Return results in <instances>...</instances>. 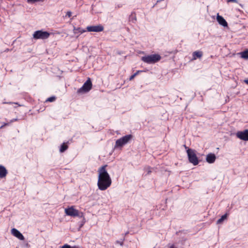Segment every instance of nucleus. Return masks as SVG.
<instances>
[{
	"mask_svg": "<svg viewBox=\"0 0 248 248\" xmlns=\"http://www.w3.org/2000/svg\"><path fill=\"white\" fill-rule=\"evenodd\" d=\"M107 165H104L98 170V176L97 186L98 189L104 191L107 189L111 185V179L106 170Z\"/></svg>",
	"mask_w": 248,
	"mask_h": 248,
	"instance_id": "1",
	"label": "nucleus"
},
{
	"mask_svg": "<svg viewBox=\"0 0 248 248\" xmlns=\"http://www.w3.org/2000/svg\"><path fill=\"white\" fill-rule=\"evenodd\" d=\"M161 59V57L158 54H152L141 57V60L144 62L150 64L155 63Z\"/></svg>",
	"mask_w": 248,
	"mask_h": 248,
	"instance_id": "2",
	"label": "nucleus"
},
{
	"mask_svg": "<svg viewBox=\"0 0 248 248\" xmlns=\"http://www.w3.org/2000/svg\"><path fill=\"white\" fill-rule=\"evenodd\" d=\"M188 160L191 163L194 165H197L199 163L198 157L196 156L195 151L191 149L188 148L186 150Z\"/></svg>",
	"mask_w": 248,
	"mask_h": 248,
	"instance_id": "3",
	"label": "nucleus"
},
{
	"mask_svg": "<svg viewBox=\"0 0 248 248\" xmlns=\"http://www.w3.org/2000/svg\"><path fill=\"white\" fill-rule=\"evenodd\" d=\"M65 213L71 217H83V214L80 213L78 210L75 209L73 206L65 209Z\"/></svg>",
	"mask_w": 248,
	"mask_h": 248,
	"instance_id": "4",
	"label": "nucleus"
},
{
	"mask_svg": "<svg viewBox=\"0 0 248 248\" xmlns=\"http://www.w3.org/2000/svg\"><path fill=\"white\" fill-rule=\"evenodd\" d=\"M92 87V83L90 78H89L83 85V86L79 88L77 93H84L88 92L91 90Z\"/></svg>",
	"mask_w": 248,
	"mask_h": 248,
	"instance_id": "5",
	"label": "nucleus"
},
{
	"mask_svg": "<svg viewBox=\"0 0 248 248\" xmlns=\"http://www.w3.org/2000/svg\"><path fill=\"white\" fill-rule=\"evenodd\" d=\"M50 33L46 31H37L33 34L35 39H46L49 37Z\"/></svg>",
	"mask_w": 248,
	"mask_h": 248,
	"instance_id": "6",
	"label": "nucleus"
},
{
	"mask_svg": "<svg viewBox=\"0 0 248 248\" xmlns=\"http://www.w3.org/2000/svg\"><path fill=\"white\" fill-rule=\"evenodd\" d=\"M132 136L131 135H127L122 138L117 140L116 141L115 147H122L125 145L131 139Z\"/></svg>",
	"mask_w": 248,
	"mask_h": 248,
	"instance_id": "7",
	"label": "nucleus"
},
{
	"mask_svg": "<svg viewBox=\"0 0 248 248\" xmlns=\"http://www.w3.org/2000/svg\"><path fill=\"white\" fill-rule=\"evenodd\" d=\"M236 135L238 138L241 140L248 141V129L243 131H238Z\"/></svg>",
	"mask_w": 248,
	"mask_h": 248,
	"instance_id": "8",
	"label": "nucleus"
},
{
	"mask_svg": "<svg viewBox=\"0 0 248 248\" xmlns=\"http://www.w3.org/2000/svg\"><path fill=\"white\" fill-rule=\"evenodd\" d=\"M86 29L89 32H100L103 31L104 27L101 25H98L88 26Z\"/></svg>",
	"mask_w": 248,
	"mask_h": 248,
	"instance_id": "9",
	"label": "nucleus"
},
{
	"mask_svg": "<svg viewBox=\"0 0 248 248\" xmlns=\"http://www.w3.org/2000/svg\"><path fill=\"white\" fill-rule=\"evenodd\" d=\"M11 233L20 240H24L25 238L22 234L17 229L13 228L11 230Z\"/></svg>",
	"mask_w": 248,
	"mask_h": 248,
	"instance_id": "10",
	"label": "nucleus"
},
{
	"mask_svg": "<svg viewBox=\"0 0 248 248\" xmlns=\"http://www.w3.org/2000/svg\"><path fill=\"white\" fill-rule=\"evenodd\" d=\"M217 20L220 25L223 26V27L227 26L228 24L226 21L222 16H219L218 14H217Z\"/></svg>",
	"mask_w": 248,
	"mask_h": 248,
	"instance_id": "11",
	"label": "nucleus"
},
{
	"mask_svg": "<svg viewBox=\"0 0 248 248\" xmlns=\"http://www.w3.org/2000/svg\"><path fill=\"white\" fill-rule=\"evenodd\" d=\"M216 157L214 154H209L207 155L206 160L209 163H213L215 161Z\"/></svg>",
	"mask_w": 248,
	"mask_h": 248,
	"instance_id": "12",
	"label": "nucleus"
},
{
	"mask_svg": "<svg viewBox=\"0 0 248 248\" xmlns=\"http://www.w3.org/2000/svg\"><path fill=\"white\" fill-rule=\"evenodd\" d=\"M7 173L6 168L4 166L0 165V178H4Z\"/></svg>",
	"mask_w": 248,
	"mask_h": 248,
	"instance_id": "13",
	"label": "nucleus"
},
{
	"mask_svg": "<svg viewBox=\"0 0 248 248\" xmlns=\"http://www.w3.org/2000/svg\"><path fill=\"white\" fill-rule=\"evenodd\" d=\"M202 56V52L201 51H196L193 53L192 56L193 58L192 60H195L197 58H201Z\"/></svg>",
	"mask_w": 248,
	"mask_h": 248,
	"instance_id": "14",
	"label": "nucleus"
},
{
	"mask_svg": "<svg viewBox=\"0 0 248 248\" xmlns=\"http://www.w3.org/2000/svg\"><path fill=\"white\" fill-rule=\"evenodd\" d=\"M85 31V30L82 29L80 28H76L75 27H74V33L75 34H77V33L81 34V33L84 32Z\"/></svg>",
	"mask_w": 248,
	"mask_h": 248,
	"instance_id": "15",
	"label": "nucleus"
},
{
	"mask_svg": "<svg viewBox=\"0 0 248 248\" xmlns=\"http://www.w3.org/2000/svg\"><path fill=\"white\" fill-rule=\"evenodd\" d=\"M241 57L245 59H248V50L240 53Z\"/></svg>",
	"mask_w": 248,
	"mask_h": 248,
	"instance_id": "16",
	"label": "nucleus"
},
{
	"mask_svg": "<svg viewBox=\"0 0 248 248\" xmlns=\"http://www.w3.org/2000/svg\"><path fill=\"white\" fill-rule=\"evenodd\" d=\"M227 218V214L223 215L221 218L218 219L217 221V224H221Z\"/></svg>",
	"mask_w": 248,
	"mask_h": 248,
	"instance_id": "17",
	"label": "nucleus"
},
{
	"mask_svg": "<svg viewBox=\"0 0 248 248\" xmlns=\"http://www.w3.org/2000/svg\"><path fill=\"white\" fill-rule=\"evenodd\" d=\"M67 148L68 146L64 143L61 145L60 151V152L62 153L64 152Z\"/></svg>",
	"mask_w": 248,
	"mask_h": 248,
	"instance_id": "18",
	"label": "nucleus"
},
{
	"mask_svg": "<svg viewBox=\"0 0 248 248\" xmlns=\"http://www.w3.org/2000/svg\"><path fill=\"white\" fill-rule=\"evenodd\" d=\"M130 20L132 21L133 22H134L136 21V17L135 14H132L130 16Z\"/></svg>",
	"mask_w": 248,
	"mask_h": 248,
	"instance_id": "19",
	"label": "nucleus"
},
{
	"mask_svg": "<svg viewBox=\"0 0 248 248\" xmlns=\"http://www.w3.org/2000/svg\"><path fill=\"white\" fill-rule=\"evenodd\" d=\"M145 171H147V174H149L152 172V168L149 167H146L144 168Z\"/></svg>",
	"mask_w": 248,
	"mask_h": 248,
	"instance_id": "20",
	"label": "nucleus"
},
{
	"mask_svg": "<svg viewBox=\"0 0 248 248\" xmlns=\"http://www.w3.org/2000/svg\"><path fill=\"white\" fill-rule=\"evenodd\" d=\"M140 71H138L134 74L132 75L129 78V80H132Z\"/></svg>",
	"mask_w": 248,
	"mask_h": 248,
	"instance_id": "21",
	"label": "nucleus"
},
{
	"mask_svg": "<svg viewBox=\"0 0 248 248\" xmlns=\"http://www.w3.org/2000/svg\"><path fill=\"white\" fill-rule=\"evenodd\" d=\"M55 100V97H50L48 98L46 101H48V102H53Z\"/></svg>",
	"mask_w": 248,
	"mask_h": 248,
	"instance_id": "22",
	"label": "nucleus"
},
{
	"mask_svg": "<svg viewBox=\"0 0 248 248\" xmlns=\"http://www.w3.org/2000/svg\"><path fill=\"white\" fill-rule=\"evenodd\" d=\"M41 0H27L28 2L31 3H33L35 2H37L39 1H40Z\"/></svg>",
	"mask_w": 248,
	"mask_h": 248,
	"instance_id": "23",
	"label": "nucleus"
},
{
	"mask_svg": "<svg viewBox=\"0 0 248 248\" xmlns=\"http://www.w3.org/2000/svg\"><path fill=\"white\" fill-rule=\"evenodd\" d=\"M61 248H72V247H71L70 245H68L67 244H65L63 246H62Z\"/></svg>",
	"mask_w": 248,
	"mask_h": 248,
	"instance_id": "24",
	"label": "nucleus"
},
{
	"mask_svg": "<svg viewBox=\"0 0 248 248\" xmlns=\"http://www.w3.org/2000/svg\"><path fill=\"white\" fill-rule=\"evenodd\" d=\"M116 243L119 244L121 246H123L124 244L123 241H117Z\"/></svg>",
	"mask_w": 248,
	"mask_h": 248,
	"instance_id": "25",
	"label": "nucleus"
},
{
	"mask_svg": "<svg viewBox=\"0 0 248 248\" xmlns=\"http://www.w3.org/2000/svg\"><path fill=\"white\" fill-rule=\"evenodd\" d=\"M72 15V13L70 11H68L66 13V16L68 17H70Z\"/></svg>",
	"mask_w": 248,
	"mask_h": 248,
	"instance_id": "26",
	"label": "nucleus"
},
{
	"mask_svg": "<svg viewBox=\"0 0 248 248\" xmlns=\"http://www.w3.org/2000/svg\"><path fill=\"white\" fill-rule=\"evenodd\" d=\"M169 248H176L174 245H171L169 246Z\"/></svg>",
	"mask_w": 248,
	"mask_h": 248,
	"instance_id": "27",
	"label": "nucleus"
},
{
	"mask_svg": "<svg viewBox=\"0 0 248 248\" xmlns=\"http://www.w3.org/2000/svg\"><path fill=\"white\" fill-rule=\"evenodd\" d=\"M8 125V124L7 123H5L4 124H3L1 126L0 128H3L4 126H5V125Z\"/></svg>",
	"mask_w": 248,
	"mask_h": 248,
	"instance_id": "28",
	"label": "nucleus"
},
{
	"mask_svg": "<svg viewBox=\"0 0 248 248\" xmlns=\"http://www.w3.org/2000/svg\"><path fill=\"white\" fill-rule=\"evenodd\" d=\"M236 0H228V2H236Z\"/></svg>",
	"mask_w": 248,
	"mask_h": 248,
	"instance_id": "29",
	"label": "nucleus"
},
{
	"mask_svg": "<svg viewBox=\"0 0 248 248\" xmlns=\"http://www.w3.org/2000/svg\"><path fill=\"white\" fill-rule=\"evenodd\" d=\"M244 82L245 83H246V84H247L248 85V79H246L244 80Z\"/></svg>",
	"mask_w": 248,
	"mask_h": 248,
	"instance_id": "30",
	"label": "nucleus"
},
{
	"mask_svg": "<svg viewBox=\"0 0 248 248\" xmlns=\"http://www.w3.org/2000/svg\"><path fill=\"white\" fill-rule=\"evenodd\" d=\"M72 248H81V247H78V246H74V247H72Z\"/></svg>",
	"mask_w": 248,
	"mask_h": 248,
	"instance_id": "31",
	"label": "nucleus"
},
{
	"mask_svg": "<svg viewBox=\"0 0 248 248\" xmlns=\"http://www.w3.org/2000/svg\"><path fill=\"white\" fill-rule=\"evenodd\" d=\"M16 121V119H13V120H11V122H10V123H12V122H14V121Z\"/></svg>",
	"mask_w": 248,
	"mask_h": 248,
	"instance_id": "32",
	"label": "nucleus"
},
{
	"mask_svg": "<svg viewBox=\"0 0 248 248\" xmlns=\"http://www.w3.org/2000/svg\"><path fill=\"white\" fill-rule=\"evenodd\" d=\"M185 148H186V149H187V147H186V146H185Z\"/></svg>",
	"mask_w": 248,
	"mask_h": 248,
	"instance_id": "33",
	"label": "nucleus"
}]
</instances>
